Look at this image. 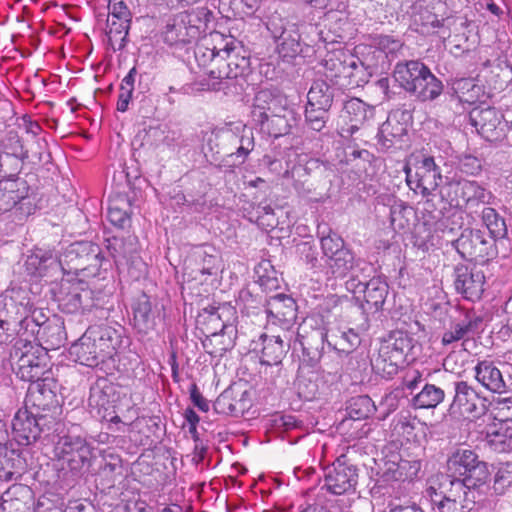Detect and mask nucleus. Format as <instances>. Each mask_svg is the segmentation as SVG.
Listing matches in <instances>:
<instances>
[{
  "label": "nucleus",
  "instance_id": "f257e3e1",
  "mask_svg": "<svg viewBox=\"0 0 512 512\" xmlns=\"http://www.w3.org/2000/svg\"><path fill=\"white\" fill-rule=\"evenodd\" d=\"M194 56L200 67L208 69L210 77L220 80L223 89L233 86L234 93L244 90L251 64L249 52L241 41L214 32L196 46Z\"/></svg>",
  "mask_w": 512,
  "mask_h": 512
},
{
  "label": "nucleus",
  "instance_id": "f03ea898",
  "mask_svg": "<svg viewBox=\"0 0 512 512\" xmlns=\"http://www.w3.org/2000/svg\"><path fill=\"white\" fill-rule=\"evenodd\" d=\"M99 248L89 242H74L68 245L60 254L52 251H38L26 260L30 273L44 276L48 269L59 270L63 273H77L98 261Z\"/></svg>",
  "mask_w": 512,
  "mask_h": 512
},
{
  "label": "nucleus",
  "instance_id": "7ed1b4c3",
  "mask_svg": "<svg viewBox=\"0 0 512 512\" xmlns=\"http://www.w3.org/2000/svg\"><path fill=\"white\" fill-rule=\"evenodd\" d=\"M429 483L423 498L437 512H471L474 509L477 492L465 488L458 477L439 474Z\"/></svg>",
  "mask_w": 512,
  "mask_h": 512
},
{
  "label": "nucleus",
  "instance_id": "20e7f679",
  "mask_svg": "<svg viewBox=\"0 0 512 512\" xmlns=\"http://www.w3.org/2000/svg\"><path fill=\"white\" fill-rule=\"evenodd\" d=\"M285 99L275 96L267 89L260 90L254 100L252 118L261 129L277 138L290 130L289 117L292 111L283 104Z\"/></svg>",
  "mask_w": 512,
  "mask_h": 512
},
{
  "label": "nucleus",
  "instance_id": "39448f33",
  "mask_svg": "<svg viewBox=\"0 0 512 512\" xmlns=\"http://www.w3.org/2000/svg\"><path fill=\"white\" fill-rule=\"evenodd\" d=\"M404 171L408 186L423 197L432 195L442 182L441 169L432 156L412 155Z\"/></svg>",
  "mask_w": 512,
  "mask_h": 512
},
{
  "label": "nucleus",
  "instance_id": "423d86ee",
  "mask_svg": "<svg viewBox=\"0 0 512 512\" xmlns=\"http://www.w3.org/2000/svg\"><path fill=\"white\" fill-rule=\"evenodd\" d=\"M320 243L326 275L334 279L346 277L356 265L353 252L337 234L322 237Z\"/></svg>",
  "mask_w": 512,
  "mask_h": 512
},
{
  "label": "nucleus",
  "instance_id": "0eeeda50",
  "mask_svg": "<svg viewBox=\"0 0 512 512\" xmlns=\"http://www.w3.org/2000/svg\"><path fill=\"white\" fill-rule=\"evenodd\" d=\"M13 357L17 358V375L28 382L40 381L47 370V352L39 345L20 339L14 346Z\"/></svg>",
  "mask_w": 512,
  "mask_h": 512
},
{
  "label": "nucleus",
  "instance_id": "6e6552de",
  "mask_svg": "<svg viewBox=\"0 0 512 512\" xmlns=\"http://www.w3.org/2000/svg\"><path fill=\"white\" fill-rule=\"evenodd\" d=\"M34 210L35 205L28 197V186L24 180H0V214L10 212L14 221L21 222Z\"/></svg>",
  "mask_w": 512,
  "mask_h": 512
},
{
  "label": "nucleus",
  "instance_id": "1a4fd4ad",
  "mask_svg": "<svg viewBox=\"0 0 512 512\" xmlns=\"http://www.w3.org/2000/svg\"><path fill=\"white\" fill-rule=\"evenodd\" d=\"M441 197L451 206L473 208L489 204L493 194L474 180L453 179L441 189Z\"/></svg>",
  "mask_w": 512,
  "mask_h": 512
},
{
  "label": "nucleus",
  "instance_id": "9d476101",
  "mask_svg": "<svg viewBox=\"0 0 512 512\" xmlns=\"http://www.w3.org/2000/svg\"><path fill=\"white\" fill-rule=\"evenodd\" d=\"M262 351L260 362L264 365H277L289 349L298 351L304 349L302 336L298 331H282V333L267 336L262 335Z\"/></svg>",
  "mask_w": 512,
  "mask_h": 512
},
{
  "label": "nucleus",
  "instance_id": "9b49d317",
  "mask_svg": "<svg viewBox=\"0 0 512 512\" xmlns=\"http://www.w3.org/2000/svg\"><path fill=\"white\" fill-rule=\"evenodd\" d=\"M454 247L461 257L485 261L496 256L494 241L481 230L465 229L455 240Z\"/></svg>",
  "mask_w": 512,
  "mask_h": 512
},
{
  "label": "nucleus",
  "instance_id": "f8f14e48",
  "mask_svg": "<svg viewBox=\"0 0 512 512\" xmlns=\"http://www.w3.org/2000/svg\"><path fill=\"white\" fill-rule=\"evenodd\" d=\"M229 314L234 315L233 308L223 305L218 308H212L209 316V322L214 323L220 321V332H212L209 337L203 341V346L207 353L211 356H222L226 351L234 346L231 334L234 332V327L229 323V320H224L223 316Z\"/></svg>",
  "mask_w": 512,
  "mask_h": 512
},
{
  "label": "nucleus",
  "instance_id": "ddd939ff",
  "mask_svg": "<svg viewBox=\"0 0 512 512\" xmlns=\"http://www.w3.org/2000/svg\"><path fill=\"white\" fill-rule=\"evenodd\" d=\"M297 308L294 299L285 294L270 297L266 303L267 325L270 329L298 331L296 327Z\"/></svg>",
  "mask_w": 512,
  "mask_h": 512
},
{
  "label": "nucleus",
  "instance_id": "4468645a",
  "mask_svg": "<svg viewBox=\"0 0 512 512\" xmlns=\"http://www.w3.org/2000/svg\"><path fill=\"white\" fill-rule=\"evenodd\" d=\"M55 455L69 465L73 471L81 470L92 458V448L78 435H64L55 444Z\"/></svg>",
  "mask_w": 512,
  "mask_h": 512
},
{
  "label": "nucleus",
  "instance_id": "2eb2a0df",
  "mask_svg": "<svg viewBox=\"0 0 512 512\" xmlns=\"http://www.w3.org/2000/svg\"><path fill=\"white\" fill-rule=\"evenodd\" d=\"M358 483V473L355 466L347 464L338 458L327 467L324 475V486L334 495L353 493Z\"/></svg>",
  "mask_w": 512,
  "mask_h": 512
},
{
  "label": "nucleus",
  "instance_id": "dca6fc26",
  "mask_svg": "<svg viewBox=\"0 0 512 512\" xmlns=\"http://www.w3.org/2000/svg\"><path fill=\"white\" fill-rule=\"evenodd\" d=\"M455 395L450 414L467 419L479 418L485 413V405L475 389L465 381L454 383Z\"/></svg>",
  "mask_w": 512,
  "mask_h": 512
},
{
  "label": "nucleus",
  "instance_id": "f3484780",
  "mask_svg": "<svg viewBox=\"0 0 512 512\" xmlns=\"http://www.w3.org/2000/svg\"><path fill=\"white\" fill-rule=\"evenodd\" d=\"M485 276L471 264H458L454 268V286L458 293L470 301L479 300L484 292Z\"/></svg>",
  "mask_w": 512,
  "mask_h": 512
},
{
  "label": "nucleus",
  "instance_id": "a211bd4d",
  "mask_svg": "<svg viewBox=\"0 0 512 512\" xmlns=\"http://www.w3.org/2000/svg\"><path fill=\"white\" fill-rule=\"evenodd\" d=\"M93 334L99 339H95L98 344L97 353L100 355V366L103 368H113L115 366L118 350L122 345V329H116L109 325L90 326Z\"/></svg>",
  "mask_w": 512,
  "mask_h": 512
},
{
  "label": "nucleus",
  "instance_id": "6ab92c4d",
  "mask_svg": "<svg viewBox=\"0 0 512 512\" xmlns=\"http://www.w3.org/2000/svg\"><path fill=\"white\" fill-rule=\"evenodd\" d=\"M59 307L66 313H76L94 306L93 292L84 282H65L58 297Z\"/></svg>",
  "mask_w": 512,
  "mask_h": 512
},
{
  "label": "nucleus",
  "instance_id": "aec40b11",
  "mask_svg": "<svg viewBox=\"0 0 512 512\" xmlns=\"http://www.w3.org/2000/svg\"><path fill=\"white\" fill-rule=\"evenodd\" d=\"M373 116L374 108L372 106L359 98L349 99L345 102L340 115L343 123L341 127L342 135L352 136Z\"/></svg>",
  "mask_w": 512,
  "mask_h": 512
},
{
  "label": "nucleus",
  "instance_id": "412c9836",
  "mask_svg": "<svg viewBox=\"0 0 512 512\" xmlns=\"http://www.w3.org/2000/svg\"><path fill=\"white\" fill-rule=\"evenodd\" d=\"M325 76L331 81L347 79L353 76L357 61L343 50L328 52L322 61Z\"/></svg>",
  "mask_w": 512,
  "mask_h": 512
},
{
  "label": "nucleus",
  "instance_id": "4be33fe9",
  "mask_svg": "<svg viewBox=\"0 0 512 512\" xmlns=\"http://www.w3.org/2000/svg\"><path fill=\"white\" fill-rule=\"evenodd\" d=\"M47 424L45 415L34 416L27 411H18L12 420V429L19 439L29 444L40 437Z\"/></svg>",
  "mask_w": 512,
  "mask_h": 512
},
{
  "label": "nucleus",
  "instance_id": "5701e85b",
  "mask_svg": "<svg viewBox=\"0 0 512 512\" xmlns=\"http://www.w3.org/2000/svg\"><path fill=\"white\" fill-rule=\"evenodd\" d=\"M187 15H175L170 19L162 33L163 40L170 46H181L198 37L197 28L189 26Z\"/></svg>",
  "mask_w": 512,
  "mask_h": 512
},
{
  "label": "nucleus",
  "instance_id": "b1692460",
  "mask_svg": "<svg viewBox=\"0 0 512 512\" xmlns=\"http://www.w3.org/2000/svg\"><path fill=\"white\" fill-rule=\"evenodd\" d=\"M95 339L98 338L89 327L69 349V354L74 361L88 367L100 366L98 344Z\"/></svg>",
  "mask_w": 512,
  "mask_h": 512
},
{
  "label": "nucleus",
  "instance_id": "393cba45",
  "mask_svg": "<svg viewBox=\"0 0 512 512\" xmlns=\"http://www.w3.org/2000/svg\"><path fill=\"white\" fill-rule=\"evenodd\" d=\"M226 137L231 144L237 146L235 152L227 155L228 160H232L231 165L243 164L255 146L253 131L245 125H239L235 127V131L227 132Z\"/></svg>",
  "mask_w": 512,
  "mask_h": 512
},
{
  "label": "nucleus",
  "instance_id": "a878e982",
  "mask_svg": "<svg viewBox=\"0 0 512 512\" xmlns=\"http://www.w3.org/2000/svg\"><path fill=\"white\" fill-rule=\"evenodd\" d=\"M364 294L363 309L376 312L385 302L388 294V284L380 277H374L367 283L359 282L354 293Z\"/></svg>",
  "mask_w": 512,
  "mask_h": 512
},
{
  "label": "nucleus",
  "instance_id": "bb28decb",
  "mask_svg": "<svg viewBox=\"0 0 512 512\" xmlns=\"http://www.w3.org/2000/svg\"><path fill=\"white\" fill-rule=\"evenodd\" d=\"M469 120L481 136L490 140L500 124L501 115L493 107H476L470 111Z\"/></svg>",
  "mask_w": 512,
  "mask_h": 512
},
{
  "label": "nucleus",
  "instance_id": "cd10ccee",
  "mask_svg": "<svg viewBox=\"0 0 512 512\" xmlns=\"http://www.w3.org/2000/svg\"><path fill=\"white\" fill-rule=\"evenodd\" d=\"M407 135L406 125L401 123L396 115H389L381 125L378 132V142L382 149L389 150L393 147H401L403 138Z\"/></svg>",
  "mask_w": 512,
  "mask_h": 512
},
{
  "label": "nucleus",
  "instance_id": "c85d7f7f",
  "mask_svg": "<svg viewBox=\"0 0 512 512\" xmlns=\"http://www.w3.org/2000/svg\"><path fill=\"white\" fill-rule=\"evenodd\" d=\"M475 379L487 390L494 393H503L506 384L501 371L489 361L479 362L475 368Z\"/></svg>",
  "mask_w": 512,
  "mask_h": 512
},
{
  "label": "nucleus",
  "instance_id": "c756f323",
  "mask_svg": "<svg viewBox=\"0 0 512 512\" xmlns=\"http://www.w3.org/2000/svg\"><path fill=\"white\" fill-rule=\"evenodd\" d=\"M429 70L427 66L417 60L401 62L395 66L394 78L403 89L409 92L413 88L412 86L417 84Z\"/></svg>",
  "mask_w": 512,
  "mask_h": 512
},
{
  "label": "nucleus",
  "instance_id": "7c9ffc66",
  "mask_svg": "<svg viewBox=\"0 0 512 512\" xmlns=\"http://www.w3.org/2000/svg\"><path fill=\"white\" fill-rule=\"evenodd\" d=\"M134 325L139 332L147 333L156 325L157 312L153 310L152 303L147 295L138 298L133 308Z\"/></svg>",
  "mask_w": 512,
  "mask_h": 512
},
{
  "label": "nucleus",
  "instance_id": "2f4dec72",
  "mask_svg": "<svg viewBox=\"0 0 512 512\" xmlns=\"http://www.w3.org/2000/svg\"><path fill=\"white\" fill-rule=\"evenodd\" d=\"M413 339L402 331L394 332L389 339L381 344L383 353L393 356L396 361L405 363L410 351L413 348Z\"/></svg>",
  "mask_w": 512,
  "mask_h": 512
},
{
  "label": "nucleus",
  "instance_id": "473e14b6",
  "mask_svg": "<svg viewBox=\"0 0 512 512\" xmlns=\"http://www.w3.org/2000/svg\"><path fill=\"white\" fill-rule=\"evenodd\" d=\"M478 455L469 448H457L449 457L448 470L455 476L463 477L479 461Z\"/></svg>",
  "mask_w": 512,
  "mask_h": 512
},
{
  "label": "nucleus",
  "instance_id": "72a5a7b5",
  "mask_svg": "<svg viewBox=\"0 0 512 512\" xmlns=\"http://www.w3.org/2000/svg\"><path fill=\"white\" fill-rule=\"evenodd\" d=\"M48 377L40 381H35L28 388L27 401L41 410H47L51 406H56V395L51 388L46 387L45 381Z\"/></svg>",
  "mask_w": 512,
  "mask_h": 512
},
{
  "label": "nucleus",
  "instance_id": "f704fd0d",
  "mask_svg": "<svg viewBox=\"0 0 512 512\" xmlns=\"http://www.w3.org/2000/svg\"><path fill=\"white\" fill-rule=\"evenodd\" d=\"M425 73L419 82L412 86L413 88L409 93L421 101H432L441 95L443 85L430 70Z\"/></svg>",
  "mask_w": 512,
  "mask_h": 512
},
{
  "label": "nucleus",
  "instance_id": "c9c22d12",
  "mask_svg": "<svg viewBox=\"0 0 512 512\" xmlns=\"http://www.w3.org/2000/svg\"><path fill=\"white\" fill-rule=\"evenodd\" d=\"M477 326V320L473 319L468 313L461 315L450 326L442 336V344L450 345L456 341L462 340Z\"/></svg>",
  "mask_w": 512,
  "mask_h": 512
},
{
  "label": "nucleus",
  "instance_id": "e433bc0d",
  "mask_svg": "<svg viewBox=\"0 0 512 512\" xmlns=\"http://www.w3.org/2000/svg\"><path fill=\"white\" fill-rule=\"evenodd\" d=\"M233 393L225 390L221 393L214 403L215 410L220 414L239 416L248 408V403L244 399L245 393L240 399L233 398Z\"/></svg>",
  "mask_w": 512,
  "mask_h": 512
},
{
  "label": "nucleus",
  "instance_id": "4c0bfd02",
  "mask_svg": "<svg viewBox=\"0 0 512 512\" xmlns=\"http://www.w3.org/2000/svg\"><path fill=\"white\" fill-rule=\"evenodd\" d=\"M445 398V392L434 384L426 383L420 392L412 398V405L415 408H435Z\"/></svg>",
  "mask_w": 512,
  "mask_h": 512
},
{
  "label": "nucleus",
  "instance_id": "58836bf2",
  "mask_svg": "<svg viewBox=\"0 0 512 512\" xmlns=\"http://www.w3.org/2000/svg\"><path fill=\"white\" fill-rule=\"evenodd\" d=\"M321 338L323 341H326L330 347H333V349L344 353L351 352L360 344L359 335L352 329L342 331L339 335L321 333Z\"/></svg>",
  "mask_w": 512,
  "mask_h": 512
},
{
  "label": "nucleus",
  "instance_id": "ea45409f",
  "mask_svg": "<svg viewBox=\"0 0 512 512\" xmlns=\"http://www.w3.org/2000/svg\"><path fill=\"white\" fill-rule=\"evenodd\" d=\"M333 96L332 88L324 80H316L313 82L307 95L308 105L330 109Z\"/></svg>",
  "mask_w": 512,
  "mask_h": 512
},
{
  "label": "nucleus",
  "instance_id": "a19ab883",
  "mask_svg": "<svg viewBox=\"0 0 512 512\" xmlns=\"http://www.w3.org/2000/svg\"><path fill=\"white\" fill-rule=\"evenodd\" d=\"M482 222L488 229L490 237L494 242L503 239L507 235L505 220L491 207H485L482 211Z\"/></svg>",
  "mask_w": 512,
  "mask_h": 512
},
{
  "label": "nucleus",
  "instance_id": "79ce46f5",
  "mask_svg": "<svg viewBox=\"0 0 512 512\" xmlns=\"http://www.w3.org/2000/svg\"><path fill=\"white\" fill-rule=\"evenodd\" d=\"M490 477L488 465L484 461L479 460L478 463L468 470V473L459 478L464 487L476 492L477 489L487 484Z\"/></svg>",
  "mask_w": 512,
  "mask_h": 512
},
{
  "label": "nucleus",
  "instance_id": "37998d69",
  "mask_svg": "<svg viewBox=\"0 0 512 512\" xmlns=\"http://www.w3.org/2000/svg\"><path fill=\"white\" fill-rule=\"evenodd\" d=\"M455 92L461 102L474 104L483 96V87L473 79H460L454 83Z\"/></svg>",
  "mask_w": 512,
  "mask_h": 512
},
{
  "label": "nucleus",
  "instance_id": "c03bdc74",
  "mask_svg": "<svg viewBox=\"0 0 512 512\" xmlns=\"http://www.w3.org/2000/svg\"><path fill=\"white\" fill-rule=\"evenodd\" d=\"M395 358L388 353H383L381 347L379 348L378 354L372 359V368L375 373L382 377L390 378L395 375L400 366L404 363L401 361L394 360Z\"/></svg>",
  "mask_w": 512,
  "mask_h": 512
},
{
  "label": "nucleus",
  "instance_id": "a18cd8bd",
  "mask_svg": "<svg viewBox=\"0 0 512 512\" xmlns=\"http://www.w3.org/2000/svg\"><path fill=\"white\" fill-rule=\"evenodd\" d=\"M376 408L369 396L363 395L351 400L347 408V414L352 420H362L371 416Z\"/></svg>",
  "mask_w": 512,
  "mask_h": 512
},
{
  "label": "nucleus",
  "instance_id": "49530a36",
  "mask_svg": "<svg viewBox=\"0 0 512 512\" xmlns=\"http://www.w3.org/2000/svg\"><path fill=\"white\" fill-rule=\"evenodd\" d=\"M0 155L27 158V152L15 132H8L0 141Z\"/></svg>",
  "mask_w": 512,
  "mask_h": 512
},
{
  "label": "nucleus",
  "instance_id": "de8ad7c7",
  "mask_svg": "<svg viewBox=\"0 0 512 512\" xmlns=\"http://www.w3.org/2000/svg\"><path fill=\"white\" fill-rule=\"evenodd\" d=\"M412 208L404 202L395 203L390 209V224L393 230H404L409 226V216Z\"/></svg>",
  "mask_w": 512,
  "mask_h": 512
},
{
  "label": "nucleus",
  "instance_id": "09e8293b",
  "mask_svg": "<svg viewBox=\"0 0 512 512\" xmlns=\"http://www.w3.org/2000/svg\"><path fill=\"white\" fill-rule=\"evenodd\" d=\"M131 19H107V35L110 42H119V48L124 46V42L128 35Z\"/></svg>",
  "mask_w": 512,
  "mask_h": 512
},
{
  "label": "nucleus",
  "instance_id": "8fccbe9b",
  "mask_svg": "<svg viewBox=\"0 0 512 512\" xmlns=\"http://www.w3.org/2000/svg\"><path fill=\"white\" fill-rule=\"evenodd\" d=\"M308 174V169L304 165L300 163L291 165L287 162L283 178L288 180L297 191H300L304 188Z\"/></svg>",
  "mask_w": 512,
  "mask_h": 512
},
{
  "label": "nucleus",
  "instance_id": "3c124183",
  "mask_svg": "<svg viewBox=\"0 0 512 512\" xmlns=\"http://www.w3.org/2000/svg\"><path fill=\"white\" fill-rule=\"evenodd\" d=\"M512 485V464H502L496 472L493 480V491L496 495H503Z\"/></svg>",
  "mask_w": 512,
  "mask_h": 512
},
{
  "label": "nucleus",
  "instance_id": "603ef678",
  "mask_svg": "<svg viewBox=\"0 0 512 512\" xmlns=\"http://www.w3.org/2000/svg\"><path fill=\"white\" fill-rule=\"evenodd\" d=\"M373 45L387 57L397 56L403 47V43L400 39L389 35H380L375 37Z\"/></svg>",
  "mask_w": 512,
  "mask_h": 512
},
{
  "label": "nucleus",
  "instance_id": "864d4df0",
  "mask_svg": "<svg viewBox=\"0 0 512 512\" xmlns=\"http://www.w3.org/2000/svg\"><path fill=\"white\" fill-rule=\"evenodd\" d=\"M25 158L0 155V176L3 179H16Z\"/></svg>",
  "mask_w": 512,
  "mask_h": 512
},
{
  "label": "nucleus",
  "instance_id": "5fc2aeb1",
  "mask_svg": "<svg viewBox=\"0 0 512 512\" xmlns=\"http://www.w3.org/2000/svg\"><path fill=\"white\" fill-rule=\"evenodd\" d=\"M328 110L329 109L317 108L316 106L307 104L305 118L308 126L314 131H321L327 122Z\"/></svg>",
  "mask_w": 512,
  "mask_h": 512
},
{
  "label": "nucleus",
  "instance_id": "6e6d98bb",
  "mask_svg": "<svg viewBox=\"0 0 512 512\" xmlns=\"http://www.w3.org/2000/svg\"><path fill=\"white\" fill-rule=\"evenodd\" d=\"M258 275L260 285L266 289H273L278 287V279L274 276L275 270L269 261H262L255 268Z\"/></svg>",
  "mask_w": 512,
  "mask_h": 512
},
{
  "label": "nucleus",
  "instance_id": "4d7b16f0",
  "mask_svg": "<svg viewBox=\"0 0 512 512\" xmlns=\"http://www.w3.org/2000/svg\"><path fill=\"white\" fill-rule=\"evenodd\" d=\"M278 50L284 57H294L300 52L298 36L292 33H282L277 45Z\"/></svg>",
  "mask_w": 512,
  "mask_h": 512
},
{
  "label": "nucleus",
  "instance_id": "13d9d810",
  "mask_svg": "<svg viewBox=\"0 0 512 512\" xmlns=\"http://www.w3.org/2000/svg\"><path fill=\"white\" fill-rule=\"evenodd\" d=\"M394 458H397V456ZM407 465L408 461L405 460L396 461V459H394L386 461L383 469V477L386 480H402L405 476L404 470L406 469Z\"/></svg>",
  "mask_w": 512,
  "mask_h": 512
},
{
  "label": "nucleus",
  "instance_id": "bf43d9fd",
  "mask_svg": "<svg viewBox=\"0 0 512 512\" xmlns=\"http://www.w3.org/2000/svg\"><path fill=\"white\" fill-rule=\"evenodd\" d=\"M115 391V387L111 384L105 385L103 388H94L91 390V394L89 397L90 405H96L98 407L107 409L110 400L108 397L113 394Z\"/></svg>",
  "mask_w": 512,
  "mask_h": 512
},
{
  "label": "nucleus",
  "instance_id": "052dcab7",
  "mask_svg": "<svg viewBox=\"0 0 512 512\" xmlns=\"http://www.w3.org/2000/svg\"><path fill=\"white\" fill-rule=\"evenodd\" d=\"M458 167L461 172L468 175H477L482 170V161L471 154H463L458 158Z\"/></svg>",
  "mask_w": 512,
  "mask_h": 512
},
{
  "label": "nucleus",
  "instance_id": "680f3d73",
  "mask_svg": "<svg viewBox=\"0 0 512 512\" xmlns=\"http://www.w3.org/2000/svg\"><path fill=\"white\" fill-rule=\"evenodd\" d=\"M178 15H187L188 19L190 20L189 26L197 28L199 34L202 24H206V22L209 21L210 11L205 7H197L185 12H181Z\"/></svg>",
  "mask_w": 512,
  "mask_h": 512
},
{
  "label": "nucleus",
  "instance_id": "e2e57ef3",
  "mask_svg": "<svg viewBox=\"0 0 512 512\" xmlns=\"http://www.w3.org/2000/svg\"><path fill=\"white\" fill-rule=\"evenodd\" d=\"M495 418L506 422L512 420V397L499 399L494 407Z\"/></svg>",
  "mask_w": 512,
  "mask_h": 512
},
{
  "label": "nucleus",
  "instance_id": "0e129e2a",
  "mask_svg": "<svg viewBox=\"0 0 512 512\" xmlns=\"http://www.w3.org/2000/svg\"><path fill=\"white\" fill-rule=\"evenodd\" d=\"M109 16L110 19L126 20L131 19V14L123 0H110L109 5Z\"/></svg>",
  "mask_w": 512,
  "mask_h": 512
},
{
  "label": "nucleus",
  "instance_id": "69168bd1",
  "mask_svg": "<svg viewBox=\"0 0 512 512\" xmlns=\"http://www.w3.org/2000/svg\"><path fill=\"white\" fill-rule=\"evenodd\" d=\"M423 381V375L419 370H408L402 380V389L413 394Z\"/></svg>",
  "mask_w": 512,
  "mask_h": 512
},
{
  "label": "nucleus",
  "instance_id": "338daca9",
  "mask_svg": "<svg viewBox=\"0 0 512 512\" xmlns=\"http://www.w3.org/2000/svg\"><path fill=\"white\" fill-rule=\"evenodd\" d=\"M107 218L113 225L120 228H123L129 220L127 212L117 206L108 208Z\"/></svg>",
  "mask_w": 512,
  "mask_h": 512
},
{
  "label": "nucleus",
  "instance_id": "774afa93",
  "mask_svg": "<svg viewBox=\"0 0 512 512\" xmlns=\"http://www.w3.org/2000/svg\"><path fill=\"white\" fill-rule=\"evenodd\" d=\"M190 399L192 403L201 411L207 412L209 410V402L199 392L195 383H192L189 388Z\"/></svg>",
  "mask_w": 512,
  "mask_h": 512
}]
</instances>
